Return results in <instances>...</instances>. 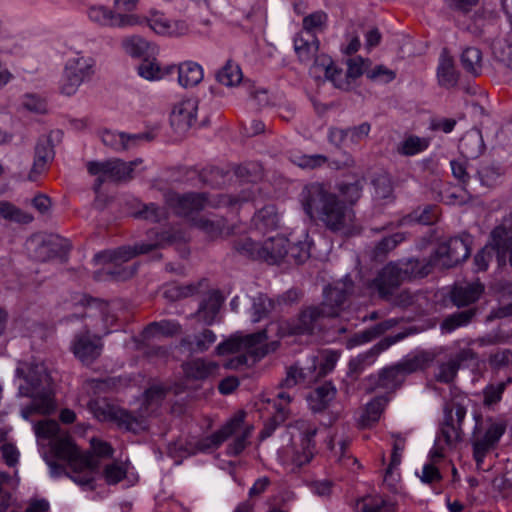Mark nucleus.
Here are the masks:
<instances>
[{
  "mask_svg": "<svg viewBox=\"0 0 512 512\" xmlns=\"http://www.w3.org/2000/svg\"><path fill=\"white\" fill-rule=\"evenodd\" d=\"M232 422L235 427H233V433L229 435V438L232 437L233 440L228 444L226 454L228 456H238L249 444V438L251 437L253 426L245 423L244 412L236 413L226 423Z\"/></svg>",
  "mask_w": 512,
  "mask_h": 512,
  "instance_id": "21",
  "label": "nucleus"
},
{
  "mask_svg": "<svg viewBox=\"0 0 512 512\" xmlns=\"http://www.w3.org/2000/svg\"><path fill=\"white\" fill-rule=\"evenodd\" d=\"M198 100L182 99L176 103L170 115V123L178 134L186 133L197 121Z\"/></svg>",
  "mask_w": 512,
  "mask_h": 512,
  "instance_id": "20",
  "label": "nucleus"
},
{
  "mask_svg": "<svg viewBox=\"0 0 512 512\" xmlns=\"http://www.w3.org/2000/svg\"><path fill=\"white\" fill-rule=\"evenodd\" d=\"M393 343H395V340L384 339L369 350L351 358L348 363V376L356 379L367 367L376 361L381 352L388 349Z\"/></svg>",
  "mask_w": 512,
  "mask_h": 512,
  "instance_id": "24",
  "label": "nucleus"
},
{
  "mask_svg": "<svg viewBox=\"0 0 512 512\" xmlns=\"http://www.w3.org/2000/svg\"><path fill=\"white\" fill-rule=\"evenodd\" d=\"M107 310L108 306L105 303H90L83 314L86 319L85 331L108 334V326L112 319L108 316Z\"/></svg>",
  "mask_w": 512,
  "mask_h": 512,
  "instance_id": "25",
  "label": "nucleus"
},
{
  "mask_svg": "<svg viewBox=\"0 0 512 512\" xmlns=\"http://www.w3.org/2000/svg\"><path fill=\"white\" fill-rule=\"evenodd\" d=\"M24 45L7 27L0 16V55L17 56L24 52Z\"/></svg>",
  "mask_w": 512,
  "mask_h": 512,
  "instance_id": "36",
  "label": "nucleus"
},
{
  "mask_svg": "<svg viewBox=\"0 0 512 512\" xmlns=\"http://www.w3.org/2000/svg\"><path fill=\"white\" fill-rule=\"evenodd\" d=\"M511 383L512 377H507L504 381L487 385L483 390V404L492 406L500 402L505 389Z\"/></svg>",
  "mask_w": 512,
  "mask_h": 512,
  "instance_id": "55",
  "label": "nucleus"
},
{
  "mask_svg": "<svg viewBox=\"0 0 512 512\" xmlns=\"http://www.w3.org/2000/svg\"><path fill=\"white\" fill-rule=\"evenodd\" d=\"M291 400L292 396L287 392L281 391L277 394L276 399L273 400V408L275 409L274 422L282 423L285 421L289 413L288 406Z\"/></svg>",
  "mask_w": 512,
  "mask_h": 512,
  "instance_id": "58",
  "label": "nucleus"
},
{
  "mask_svg": "<svg viewBox=\"0 0 512 512\" xmlns=\"http://www.w3.org/2000/svg\"><path fill=\"white\" fill-rule=\"evenodd\" d=\"M459 151L466 159H475L479 157L485 146L482 134L479 130L468 131L459 141Z\"/></svg>",
  "mask_w": 512,
  "mask_h": 512,
  "instance_id": "33",
  "label": "nucleus"
},
{
  "mask_svg": "<svg viewBox=\"0 0 512 512\" xmlns=\"http://www.w3.org/2000/svg\"><path fill=\"white\" fill-rule=\"evenodd\" d=\"M388 403V398L384 396L375 397L366 405L361 421L365 426L376 423Z\"/></svg>",
  "mask_w": 512,
  "mask_h": 512,
  "instance_id": "51",
  "label": "nucleus"
},
{
  "mask_svg": "<svg viewBox=\"0 0 512 512\" xmlns=\"http://www.w3.org/2000/svg\"><path fill=\"white\" fill-rule=\"evenodd\" d=\"M507 424L503 420H490L484 431L475 432L472 438L473 459L477 469H482V464L488 453L494 450L502 436L505 434Z\"/></svg>",
  "mask_w": 512,
  "mask_h": 512,
  "instance_id": "16",
  "label": "nucleus"
},
{
  "mask_svg": "<svg viewBox=\"0 0 512 512\" xmlns=\"http://www.w3.org/2000/svg\"><path fill=\"white\" fill-rule=\"evenodd\" d=\"M300 203L310 219H318L332 232L349 236L360 231L353 209L322 183L304 186Z\"/></svg>",
  "mask_w": 512,
  "mask_h": 512,
  "instance_id": "2",
  "label": "nucleus"
},
{
  "mask_svg": "<svg viewBox=\"0 0 512 512\" xmlns=\"http://www.w3.org/2000/svg\"><path fill=\"white\" fill-rule=\"evenodd\" d=\"M437 79L439 85L446 88H451L458 82V73L455 69L453 58L445 49L440 54Z\"/></svg>",
  "mask_w": 512,
  "mask_h": 512,
  "instance_id": "35",
  "label": "nucleus"
},
{
  "mask_svg": "<svg viewBox=\"0 0 512 512\" xmlns=\"http://www.w3.org/2000/svg\"><path fill=\"white\" fill-rule=\"evenodd\" d=\"M317 381L316 363L314 359L307 367L293 365L287 369L286 377L281 382V387L292 388L299 384H311Z\"/></svg>",
  "mask_w": 512,
  "mask_h": 512,
  "instance_id": "30",
  "label": "nucleus"
},
{
  "mask_svg": "<svg viewBox=\"0 0 512 512\" xmlns=\"http://www.w3.org/2000/svg\"><path fill=\"white\" fill-rule=\"evenodd\" d=\"M242 77L239 65L230 60L216 74L217 81L227 87L238 85Z\"/></svg>",
  "mask_w": 512,
  "mask_h": 512,
  "instance_id": "48",
  "label": "nucleus"
},
{
  "mask_svg": "<svg viewBox=\"0 0 512 512\" xmlns=\"http://www.w3.org/2000/svg\"><path fill=\"white\" fill-rule=\"evenodd\" d=\"M353 289L349 276L324 289V299L319 306L304 309L288 328L290 334L312 333L319 321L325 317H336L343 309V304Z\"/></svg>",
  "mask_w": 512,
  "mask_h": 512,
  "instance_id": "4",
  "label": "nucleus"
},
{
  "mask_svg": "<svg viewBox=\"0 0 512 512\" xmlns=\"http://www.w3.org/2000/svg\"><path fill=\"white\" fill-rule=\"evenodd\" d=\"M140 159L124 162L120 159L106 161H89L86 164L87 171L91 176L96 177L93 189L98 192L106 181H125L132 177L134 167L141 163Z\"/></svg>",
  "mask_w": 512,
  "mask_h": 512,
  "instance_id": "13",
  "label": "nucleus"
},
{
  "mask_svg": "<svg viewBox=\"0 0 512 512\" xmlns=\"http://www.w3.org/2000/svg\"><path fill=\"white\" fill-rule=\"evenodd\" d=\"M470 245L471 237L467 234L441 243L432 255L435 267L450 268L466 260L470 255Z\"/></svg>",
  "mask_w": 512,
  "mask_h": 512,
  "instance_id": "17",
  "label": "nucleus"
},
{
  "mask_svg": "<svg viewBox=\"0 0 512 512\" xmlns=\"http://www.w3.org/2000/svg\"><path fill=\"white\" fill-rule=\"evenodd\" d=\"M146 134H126L123 132H116L106 130L101 135L103 144L112 148L115 151H125L136 147L139 143L147 140Z\"/></svg>",
  "mask_w": 512,
  "mask_h": 512,
  "instance_id": "27",
  "label": "nucleus"
},
{
  "mask_svg": "<svg viewBox=\"0 0 512 512\" xmlns=\"http://www.w3.org/2000/svg\"><path fill=\"white\" fill-rule=\"evenodd\" d=\"M398 266L390 262L379 272L371 282L370 288L377 292L381 298H388L403 283Z\"/></svg>",
  "mask_w": 512,
  "mask_h": 512,
  "instance_id": "23",
  "label": "nucleus"
},
{
  "mask_svg": "<svg viewBox=\"0 0 512 512\" xmlns=\"http://www.w3.org/2000/svg\"><path fill=\"white\" fill-rule=\"evenodd\" d=\"M484 292V285L479 281L456 283L451 291V301L457 307H465L476 302Z\"/></svg>",
  "mask_w": 512,
  "mask_h": 512,
  "instance_id": "26",
  "label": "nucleus"
},
{
  "mask_svg": "<svg viewBox=\"0 0 512 512\" xmlns=\"http://www.w3.org/2000/svg\"><path fill=\"white\" fill-rule=\"evenodd\" d=\"M51 455L42 452L43 459L53 478L66 475L80 486H91L94 477L92 470L97 466L91 455H83L74 444L69 433L60 434L50 445Z\"/></svg>",
  "mask_w": 512,
  "mask_h": 512,
  "instance_id": "3",
  "label": "nucleus"
},
{
  "mask_svg": "<svg viewBox=\"0 0 512 512\" xmlns=\"http://www.w3.org/2000/svg\"><path fill=\"white\" fill-rule=\"evenodd\" d=\"M395 264L398 266L403 281L423 278L431 272L433 267H435L432 256L429 260L410 258L395 262Z\"/></svg>",
  "mask_w": 512,
  "mask_h": 512,
  "instance_id": "28",
  "label": "nucleus"
},
{
  "mask_svg": "<svg viewBox=\"0 0 512 512\" xmlns=\"http://www.w3.org/2000/svg\"><path fill=\"white\" fill-rule=\"evenodd\" d=\"M178 83L184 88L194 87L203 80V68L194 61H184L177 66Z\"/></svg>",
  "mask_w": 512,
  "mask_h": 512,
  "instance_id": "34",
  "label": "nucleus"
},
{
  "mask_svg": "<svg viewBox=\"0 0 512 512\" xmlns=\"http://www.w3.org/2000/svg\"><path fill=\"white\" fill-rule=\"evenodd\" d=\"M136 218H141L150 222H160L166 219L167 212L165 209L154 203L144 204L141 209L134 213Z\"/></svg>",
  "mask_w": 512,
  "mask_h": 512,
  "instance_id": "60",
  "label": "nucleus"
},
{
  "mask_svg": "<svg viewBox=\"0 0 512 512\" xmlns=\"http://www.w3.org/2000/svg\"><path fill=\"white\" fill-rule=\"evenodd\" d=\"M121 46L125 53L131 57L139 58L148 51L149 43L139 35H132L124 38Z\"/></svg>",
  "mask_w": 512,
  "mask_h": 512,
  "instance_id": "56",
  "label": "nucleus"
},
{
  "mask_svg": "<svg viewBox=\"0 0 512 512\" xmlns=\"http://www.w3.org/2000/svg\"><path fill=\"white\" fill-rule=\"evenodd\" d=\"M340 354L334 350H323L317 357H313L316 363L317 380L333 371L338 362Z\"/></svg>",
  "mask_w": 512,
  "mask_h": 512,
  "instance_id": "49",
  "label": "nucleus"
},
{
  "mask_svg": "<svg viewBox=\"0 0 512 512\" xmlns=\"http://www.w3.org/2000/svg\"><path fill=\"white\" fill-rule=\"evenodd\" d=\"M394 442L390 463L386 469L384 482L391 488H395L396 483L400 479L398 467L401 463L402 453L405 449L406 439L400 435H393Z\"/></svg>",
  "mask_w": 512,
  "mask_h": 512,
  "instance_id": "31",
  "label": "nucleus"
},
{
  "mask_svg": "<svg viewBox=\"0 0 512 512\" xmlns=\"http://www.w3.org/2000/svg\"><path fill=\"white\" fill-rule=\"evenodd\" d=\"M319 49V41L314 35L304 38L301 34H297L294 38V50L303 63H308L312 59L314 61L319 57L316 54Z\"/></svg>",
  "mask_w": 512,
  "mask_h": 512,
  "instance_id": "38",
  "label": "nucleus"
},
{
  "mask_svg": "<svg viewBox=\"0 0 512 512\" xmlns=\"http://www.w3.org/2000/svg\"><path fill=\"white\" fill-rule=\"evenodd\" d=\"M150 237H154L149 242L136 244L134 247H120L116 250H107L95 255L94 260L96 263H113L119 265L127 262L138 254H146L153 250L164 248L174 241L181 238L177 233L164 232H150Z\"/></svg>",
  "mask_w": 512,
  "mask_h": 512,
  "instance_id": "9",
  "label": "nucleus"
},
{
  "mask_svg": "<svg viewBox=\"0 0 512 512\" xmlns=\"http://www.w3.org/2000/svg\"><path fill=\"white\" fill-rule=\"evenodd\" d=\"M289 240L281 235L269 237L262 243L252 238L241 239L236 250L253 260H262L269 264L279 263L288 255Z\"/></svg>",
  "mask_w": 512,
  "mask_h": 512,
  "instance_id": "11",
  "label": "nucleus"
},
{
  "mask_svg": "<svg viewBox=\"0 0 512 512\" xmlns=\"http://www.w3.org/2000/svg\"><path fill=\"white\" fill-rule=\"evenodd\" d=\"M347 445V440L336 439L335 437H332L328 443V446L332 451L334 457L337 459V461L340 462L342 465L349 467L350 462L352 464H355L357 460L351 458L350 456H346Z\"/></svg>",
  "mask_w": 512,
  "mask_h": 512,
  "instance_id": "61",
  "label": "nucleus"
},
{
  "mask_svg": "<svg viewBox=\"0 0 512 512\" xmlns=\"http://www.w3.org/2000/svg\"><path fill=\"white\" fill-rule=\"evenodd\" d=\"M216 341V335L213 331L205 329L193 337H185L181 340V345L186 347L191 353H202Z\"/></svg>",
  "mask_w": 512,
  "mask_h": 512,
  "instance_id": "42",
  "label": "nucleus"
},
{
  "mask_svg": "<svg viewBox=\"0 0 512 512\" xmlns=\"http://www.w3.org/2000/svg\"><path fill=\"white\" fill-rule=\"evenodd\" d=\"M461 435L462 428L455 424L452 414L447 413L436 439H441L443 444L451 447L461 440Z\"/></svg>",
  "mask_w": 512,
  "mask_h": 512,
  "instance_id": "45",
  "label": "nucleus"
},
{
  "mask_svg": "<svg viewBox=\"0 0 512 512\" xmlns=\"http://www.w3.org/2000/svg\"><path fill=\"white\" fill-rule=\"evenodd\" d=\"M336 388L326 382L317 387L309 396V404L313 411H321L335 398Z\"/></svg>",
  "mask_w": 512,
  "mask_h": 512,
  "instance_id": "43",
  "label": "nucleus"
},
{
  "mask_svg": "<svg viewBox=\"0 0 512 512\" xmlns=\"http://www.w3.org/2000/svg\"><path fill=\"white\" fill-rule=\"evenodd\" d=\"M288 433L290 443L280 450L279 457L284 466L296 473L314 458L317 428L306 420H298L288 428Z\"/></svg>",
  "mask_w": 512,
  "mask_h": 512,
  "instance_id": "5",
  "label": "nucleus"
},
{
  "mask_svg": "<svg viewBox=\"0 0 512 512\" xmlns=\"http://www.w3.org/2000/svg\"><path fill=\"white\" fill-rule=\"evenodd\" d=\"M461 63L466 72L473 76L480 75L482 71V53L476 47L466 48L461 55Z\"/></svg>",
  "mask_w": 512,
  "mask_h": 512,
  "instance_id": "50",
  "label": "nucleus"
},
{
  "mask_svg": "<svg viewBox=\"0 0 512 512\" xmlns=\"http://www.w3.org/2000/svg\"><path fill=\"white\" fill-rule=\"evenodd\" d=\"M281 217L274 205L260 209L253 217V224L259 232L274 230L279 227Z\"/></svg>",
  "mask_w": 512,
  "mask_h": 512,
  "instance_id": "39",
  "label": "nucleus"
},
{
  "mask_svg": "<svg viewBox=\"0 0 512 512\" xmlns=\"http://www.w3.org/2000/svg\"><path fill=\"white\" fill-rule=\"evenodd\" d=\"M234 423H225L219 430L200 439L196 444V449L202 453L211 452L220 447L226 440L229 439V435L233 433Z\"/></svg>",
  "mask_w": 512,
  "mask_h": 512,
  "instance_id": "37",
  "label": "nucleus"
},
{
  "mask_svg": "<svg viewBox=\"0 0 512 512\" xmlns=\"http://www.w3.org/2000/svg\"><path fill=\"white\" fill-rule=\"evenodd\" d=\"M495 58L512 70V44L504 41H496L493 44Z\"/></svg>",
  "mask_w": 512,
  "mask_h": 512,
  "instance_id": "64",
  "label": "nucleus"
},
{
  "mask_svg": "<svg viewBox=\"0 0 512 512\" xmlns=\"http://www.w3.org/2000/svg\"><path fill=\"white\" fill-rule=\"evenodd\" d=\"M373 199L379 204L387 203L393 199V187L388 175L381 174L372 181Z\"/></svg>",
  "mask_w": 512,
  "mask_h": 512,
  "instance_id": "47",
  "label": "nucleus"
},
{
  "mask_svg": "<svg viewBox=\"0 0 512 512\" xmlns=\"http://www.w3.org/2000/svg\"><path fill=\"white\" fill-rule=\"evenodd\" d=\"M300 203L310 219H318L332 232L349 236L360 231L353 209L322 183L304 186Z\"/></svg>",
  "mask_w": 512,
  "mask_h": 512,
  "instance_id": "1",
  "label": "nucleus"
},
{
  "mask_svg": "<svg viewBox=\"0 0 512 512\" xmlns=\"http://www.w3.org/2000/svg\"><path fill=\"white\" fill-rule=\"evenodd\" d=\"M266 330L246 336H234L216 347L218 355L235 354L225 364L228 369L251 366L268 353Z\"/></svg>",
  "mask_w": 512,
  "mask_h": 512,
  "instance_id": "6",
  "label": "nucleus"
},
{
  "mask_svg": "<svg viewBox=\"0 0 512 512\" xmlns=\"http://www.w3.org/2000/svg\"><path fill=\"white\" fill-rule=\"evenodd\" d=\"M71 350L82 363H93L102 353L103 343L98 335L91 336L88 331L77 333L71 343Z\"/></svg>",
  "mask_w": 512,
  "mask_h": 512,
  "instance_id": "19",
  "label": "nucleus"
},
{
  "mask_svg": "<svg viewBox=\"0 0 512 512\" xmlns=\"http://www.w3.org/2000/svg\"><path fill=\"white\" fill-rule=\"evenodd\" d=\"M54 151L49 141L44 140L37 144L35 148V159L31 173L40 174L46 164L53 159Z\"/></svg>",
  "mask_w": 512,
  "mask_h": 512,
  "instance_id": "53",
  "label": "nucleus"
},
{
  "mask_svg": "<svg viewBox=\"0 0 512 512\" xmlns=\"http://www.w3.org/2000/svg\"><path fill=\"white\" fill-rule=\"evenodd\" d=\"M88 407L99 421L115 422L119 427L132 432L145 429L143 415L135 417L126 410L109 403L106 399L91 400Z\"/></svg>",
  "mask_w": 512,
  "mask_h": 512,
  "instance_id": "14",
  "label": "nucleus"
},
{
  "mask_svg": "<svg viewBox=\"0 0 512 512\" xmlns=\"http://www.w3.org/2000/svg\"><path fill=\"white\" fill-rule=\"evenodd\" d=\"M476 315V309L470 308L447 316L440 324L442 333H451L459 327L467 326Z\"/></svg>",
  "mask_w": 512,
  "mask_h": 512,
  "instance_id": "44",
  "label": "nucleus"
},
{
  "mask_svg": "<svg viewBox=\"0 0 512 512\" xmlns=\"http://www.w3.org/2000/svg\"><path fill=\"white\" fill-rule=\"evenodd\" d=\"M496 253L499 266L505 265L507 260L512 266V227L499 225L495 227L487 244Z\"/></svg>",
  "mask_w": 512,
  "mask_h": 512,
  "instance_id": "22",
  "label": "nucleus"
},
{
  "mask_svg": "<svg viewBox=\"0 0 512 512\" xmlns=\"http://www.w3.org/2000/svg\"><path fill=\"white\" fill-rule=\"evenodd\" d=\"M258 188L254 184L247 183L241 190L240 195H217L212 199H207L204 194L189 193L179 195L171 193L167 196V204L181 216H189L195 211L204 209L206 206L222 207L236 206L248 202L255 198Z\"/></svg>",
  "mask_w": 512,
  "mask_h": 512,
  "instance_id": "7",
  "label": "nucleus"
},
{
  "mask_svg": "<svg viewBox=\"0 0 512 512\" xmlns=\"http://www.w3.org/2000/svg\"><path fill=\"white\" fill-rule=\"evenodd\" d=\"M274 308V302L266 295L259 294L253 298L251 318L253 322H259Z\"/></svg>",
  "mask_w": 512,
  "mask_h": 512,
  "instance_id": "57",
  "label": "nucleus"
},
{
  "mask_svg": "<svg viewBox=\"0 0 512 512\" xmlns=\"http://www.w3.org/2000/svg\"><path fill=\"white\" fill-rule=\"evenodd\" d=\"M143 24H147L156 34L166 37H183L189 34L190 27L185 20H172L163 13L155 11L149 17H142Z\"/></svg>",
  "mask_w": 512,
  "mask_h": 512,
  "instance_id": "18",
  "label": "nucleus"
},
{
  "mask_svg": "<svg viewBox=\"0 0 512 512\" xmlns=\"http://www.w3.org/2000/svg\"><path fill=\"white\" fill-rule=\"evenodd\" d=\"M347 65L348 68L344 79L336 78V75L343 76V70L337 68L327 55H320L315 60V63H313L311 69L315 74L322 72L325 78L330 80L336 88L349 90L352 87V82L364 73L367 61L363 58H354L350 59Z\"/></svg>",
  "mask_w": 512,
  "mask_h": 512,
  "instance_id": "12",
  "label": "nucleus"
},
{
  "mask_svg": "<svg viewBox=\"0 0 512 512\" xmlns=\"http://www.w3.org/2000/svg\"><path fill=\"white\" fill-rule=\"evenodd\" d=\"M33 428L41 449H44L46 442L50 446L56 437L63 433L60 431L59 424L55 420L46 419L39 421L34 424Z\"/></svg>",
  "mask_w": 512,
  "mask_h": 512,
  "instance_id": "41",
  "label": "nucleus"
},
{
  "mask_svg": "<svg viewBox=\"0 0 512 512\" xmlns=\"http://www.w3.org/2000/svg\"><path fill=\"white\" fill-rule=\"evenodd\" d=\"M428 146L427 138L410 135L397 144L396 152L402 156H414L425 151Z\"/></svg>",
  "mask_w": 512,
  "mask_h": 512,
  "instance_id": "46",
  "label": "nucleus"
},
{
  "mask_svg": "<svg viewBox=\"0 0 512 512\" xmlns=\"http://www.w3.org/2000/svg\"><path fill=\"white\" fill-rule=\"evenodd\" d=\"M292 161L303 169H316L322 167L328 162V158L322 154L313 155H294Z\"/></svg>",
  "mask_w": 512,
  "mask_h": 512,
  "instance_id": "62",
  "label": "nucleus"
},
{
  "mask_svg": "<svg viewBox=\"0 0 512 512\" xmlns=\"http://www.w3.org/2000/svg\"><path fill=\"white\" fill-rule=\"evenodd\" d=\"M87 16L91 22L102 28L127 29L144 23V19L138 14L117 12L102 4L88 7Z\"/></svg>",
  "mask_w": 512,
  "mask_h": 512,
  "instance_id": "15",
  "label": "nucleus"
},
{
  "mask_svg": "<svg viewBox=\"0 0 512 512\" xmlns=\"http://www.w3.org/2000/svg\"><path fill=\"white\" fill-rule=\"evenodd\" d=\"M222 300L216 293L209 294L200 304L195 316L199 322L211 325L218 315Z\"/></svg>",
  "mask_w": 512,
  "mask_h": 512,
  "instance_id": "40",
  "label": "nucleus"
},
{
  "mask_svg": "<svg viewBox=\"0 0 512 512\" xmlns=\"http://www.w3.org/2000/svg\"><path fill=\"white\" fill-rule=\"evenodd\" d=\"M0 217L21 224H28L33 220L31 214L22 211L7 201H0Z\"/></svg>",
  "mask_w": 512,
  "mask_h": 512,
  "instance_id": "54",
  "label": "nucleus"
},
{
  "mask_svg": "<svg viewBox=\"0 0 512 512\" xmlns=\"http://www.w3.org/2000/svg\"><path fill=\"white\" fill-rule=\"evenodd\" d=\"M219 365L210 360L196 358L183 364V372L187 379L203 381L218 373Z\"/></svg>",
  "mask_w": 512,
  "mask_h": 512,
  "instance_id": "29",
  "label": "nucleus"
},
{
  "mask_svg": "<svg viewBox=\"0 0 512 512\" xmlns=\"http://www.w3.org/2000/svg\"><path fill=\"white\" fill-rule=\"evenodd\" d=\"M16 376L25 380V385L19 386L22 396L32 398H44L46 407L44 412L54 409V403L50 397L51 377L46 366L42 362H18Z\"/></svg>",
  "mask_w": 512,
  "mask_h": 512,
  "instance_id": "8",
  "label": "nucleus"
},
{
  "mask_svg": "<svg viewBox=\"0 0 512 512\" xmlns=\"http://www.w3.org/2000/svg\"><path fill=\"white\" fill-rule=\"evenodd\" d=\"M361 512H396L393 504L381 497H369L363 500Z\"/></svg>",
  "mask_w": 512,
  "mask_h": 512,
  "instance_id": "63",
  "label": "nucleus"
},
{
  "mask_svg": "<svg viewBox=\"0 0 512 512\" xmlns=\"http://www.w3.org/2000/svg\"><path fill=\"white\" fill-rule=\"evenodd\" d=\"M127 464L114 462L105 466L103 477L107 484L115 485L126 477Z\"/></svg>",
  "mask_w": 512,
  "mask_h": 512,
  "instance_id": "59",
  "label": "nucleus"
},
{
  "mask_svg": "<svg viewBox=\"0 0 512 512\" xmlns=\"http://www.w3.org/2000/svg\"><path fill=\"white\" fill-rule=\"evenodd\" d=\"M368 381L373 385V389L382 388L393 391L402 385L405 378L397 365H394L383 369L378 376H370Z\"/></svg>",
  "mask_w": 512,
  "mask_h": 512,
  "instance_id": "32",
  "label": "nucleus"
},
{
  "mask_svg": "<svg viewBox=\"0 0 512 512\" xmlns=\"http://www.w3.org/2000/svg\"><path fill=\"white\" fill-rule=\"evenodd\" d=\"M96 73V60L83 53L69 57L64 65L60 92L66 96L77 93L80 86L90 82Z\"/></svg>",
  "mask_w": 512,
  "mask_h": 512,
  "instance_id": "10",
  "label": "nucleus"
},
{
  "mask_svg": "<svg viewBox=\"0 0 512 512\" xmlns=\"http://www.w3.org/2000/svg\"><path fill=\"white\" fill-rule=\"evenodd\" d=\"M181 332V325L174 320H162L159 322L150 323L146 329L145 334L147 337L150 336H174Z\"/></svg>",
  "mask_w": 512,
  "mask_h": 512,
  "instance_id": "52",
  "label": "nucleus"
}]
</instances>
